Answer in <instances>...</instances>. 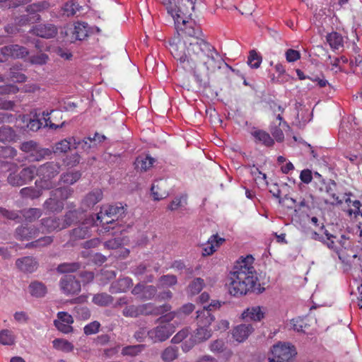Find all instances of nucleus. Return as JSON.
I'll list each match as a JSON object with an SVG mask.
<instances>
[{
	"mask_svg": "<svg viewBox=\"0 0 362 362\" xmlns=\"http://www.w3.org/2000/svg\"><path fill=\"white\" fill-rule=\"evenodd\" d=\"M190 329L185 327L179 331L172 339L171 341L174 344L182 343L187 340L190 336Z\"/></svg>",
	"mask_w": 362,
	"mask_h": 362,
	"instance_id": "49",
	"label": "nucleus"
},
{
	"mask_svg": "<svg viewBox=\"0 0 362 362\" xmlns=\"http://www.w3.org/2000/svg\"><path fill=\"white\" fill-rule=\"evenodd\" d=\"M168 185L167 180L160 179L156 180L151 186V193L155 200L159 201L166 198L168 193Z\"/></svg>",
	"mask_w": 362,
	"mask_h": 362,
	"instance_id": "16",
	"label": "nucleus"
},
{
	"mask_svg": "<svg viewBox=\"0 0 362 362\" xmlns=\"http://www.w3.org/2000/svg\"><path fill=\"white\" fill-rule=\"evenodd\" d=\"M86 214L83 211L73 210L66 213L62 218L65 228L69 227L72 224L83 222Z\"/></svg>",
	"mask_w": 362,
	"mask_h": 362,
	"instance_id": "20",
	"label": "nucleus"
},
{
	"mask_svg": "<svg viewBox=\"0 0 362 362\" xmlns=\"http://www.w3.org/2000/svg\"><path fill=\"white\" fill-rule=\"evenodd\" d=\"M175 317H178V313L175 311L168 312L166 314H163L160 317H158L156 320V322L158 324H170V322Z\"/></svg>",
	"mask_w": 362,
	"mask_h": 362,
	"instance_id": "56",
	"label": "nucleus"
},
{
	"mask_svg": "<svg viewBox=\"0 0 362 362\" xmlns=\"http://www.w3.org/2000/svg\"><path fill=\"white\" fill-rule=\"evenodd\" d=\"M76 144V139L73 136L62 139L55 144L52 152L55 153H66L68 151L71 150V148H74Z\"/></svg>",
	"mask_w": 362,
	"mask_h": 362,
	"instance_id": "27",
	"label": "nucleus"
},
{
	"mask_svg": "<svg viewBox=\"0 0 362 362\" xmlns=\"http://www.w3.org/2000/svg\"><path fill=\"white\" fill-rule=\"evenodd\" d=\"M264 309L259 306H252L247 308L243 313L242 317L243 319L251 320L253 321H260L264 317L265 312L263 310Z\"/></svg>",
	"mask_w": 362,
	"mask_h": 362,
	"instance_id": "26",
	"label": "nucleus"
},
{
	"mask_svg": "<svg viewBox=\"0 0 362 362\" xmlns=\"http://www.w3.org/2000/svg\"><path fill=\"white\" fill-rule=\"evenodd\" d=\"M49 4L47 1H44L28 6L26 10L27 11L30 13H36L40 12L45 8H47Z\"/></svg>",
	"mask_w": 362,
	"mask_h": 362,
	"instance_id": "64",
	"label": "nucleus"
},
{
	"mask_svg": "<svg viewBox=\"0 0 362 362\" xmlns=\"http://www.w3.org/2000/svg\"><path fill=\"white\" fill-rule=\"evenodd\" d=\"M52 153V151L47 148H42L37 145V148L30 155L32 161H40L46 158L49 157Z\"/></svg>",
	"mask_w": 362,
	"mask_h": 362,
	"instance_id": "30",
	"label": "nucleus"
},
{
	"mask_svg": "<svg viewBox=\"0 0 362 362\" xmlns=\"http://www.w3.org/2000/svg\"><path fill=\"white\" fill-rule=\"evenodd\" d=\"M29 291L33 296L36 298L43 297L47 293V287L39 281H33L29 285Z\"/></svg>",
	"mask_w": 362,
	"mask_h": 362,
	"instance_id": "35",
	"label": "nucleus"
},
{
	"mask_svg": "<svg viewBox=\"0 0 362 362\" xmlns=\"http://www.w3.org/2000/svg\"><path fill=\"white\" fill-rule=\"evenodd\" d=\"M144 348L145 345L144 344L127 346L122 349V354L123 356H136L140 354Z\"/></svg>",
	"mask_w": 362,
	"mask_h": 362,
	"instance_id": "44",
	"label": "nucleus"
},
{
	"mask_svg": "<svg viewBox=\"0 0 362 362\" xmlns=\"http://www.w3.org/2000/svg\"><path fill=\"white\" fill-rule=\"evenodd\" d=\"M225 241V238L219 237L218 234L212 235L208 239L207 243L203 245L202 255L209 256L213 255Z\"/></svg>",
	"mask_w": 362,
	"mask_h": 362,
	"instance_id": "15",
	"label": "nucleus"
},
{
	"mask_svg": "<svg viewBox=\"0 0 362 362\" xmlns=\"http://www.w3.org/2000/svg\"><path fill=\"white\" fill-rule=\"evenodd\" d=\"M42 233H52L65 228L62 218L58 217H47L41 219Z\"/></svg>",
	"mask_w": 362,
	"mask_h": 362,
	"instance_id": "14",
	"label": "nucleus"
},
{
	"mask_svg": "<svg viewBox=\"0 0 362 362\" xmlns=\"http://www.w3.org/2000/svg\"><path fill=\"white\" fill-rule=\"evenodd\" d=\"M321 233L315 230L308 231V235L310 238L314 240H317L325 244L328 248L333 250L337 254L339 259H341V252L343 250H346L349 247V240L341 235L339 238L328 232L324 224L320 228Z\"/></svg>",
	"mask_w": 362,
	"mask_h": 362,
	"instance_id": "3",
	"label": "nucleus"
},
{
	"mask_svg": "<svg viewBox=\"0 0 362 362\" xmlns=\"http://www.w3.org/2000/svg\"><path fill=\"white\" fill-rule=\"evenodd\" d=\"M81 6L79 4L71 0L66 2L62 7V15L66 17H72L80 11Z\"/></svg>",
	"mask_w": 362,
	"mask_h": 362,
	"instance_id": "33",
	"label": "nucleus"
},
{
	"mask_svg": "<svg viewBox=\"0 0 362 362\" xmlns=\"http://www.w3.org/2000/svg\"><path fill=\"white\" fill-rule=\"evenodd\" d=\"M126 211L124 206L122 203L103 206L97 214V219L103 225L112 223L119 218L122 217Z\"/></svg>",
	"mask_w": 362,
	"mask_h": 362,
	"instance_id": "7",
	"label": "nucleus"
},
{
	"mask_svg": "<svg viewBox=\"0 0 362 362\" xmlns=\"http://www.w3.org/2000/svg\"><path fill=\"white\" fill-rule=\"evenodd\" d=\"M81 267V264L78 262L63 263L58 266L57 271L60 273L75 272Z\"/></svg>",
	"mask_w": 362,
	"mask_h": 362,
	"instance_id": "47",
	"label": "nucleus"
},
{
	"mask_svg": "<svg viewBox=\"0 0 362 362\" xmlns=\"http://www.w3.org/2000/svg\"><path fill=\"white\" fill-rule=\"evenodd\" d=\"M205 286L204 280L200 277L194 279L187 286L186 291L189 296H193L199 293Z\"/></svg>",
	"mask_w": 362,
	"mask_h": 362,
	"instance_id": "28",
	"label": "nucleus"
},
{
	"mask_svg": "<svg viewBox=\"0 0 362 362\" xmlns=\"http://www.w3.org/2000/svg\"><path fill=\"white\" fill-rule=\"evenodd\" d=\"M172 307L170 304L165 303L162 305L156 306L152 303L151 315L158 316L162 315L171 310Z\"/></svg>",
	"mask_w": 362,
	"mask_h": 362,
	"instance_id": "53",
	"label": "nucleus"
},
{
	"mask_svg": "<svg viewBox=\"0 0 362 362\" xmlns=\"http://www.w3.org/2000/svg\"><path fill=\"white\" fill-rule=\"evenodd\" d=\"M132 284V280L129 277L119 279L111 284L109 291L112 293H125Z\"/></svg>",
	"mask_w": 362,
	"mask_h": 362,
	"instance_id": "24",
	"label": "nucleus"
},
{
	"mask_svg": "<svg viewBox=\"0 0 362 362\" xmlns=\"http://www.w3.org/2000/svg\"><path fill=\"white\" fill-rule=\"evenodd\" d=\"M43 123L39 118V115L37 114H35L33 118L30 119L27 127L33 132H37L39 130L42 126Z\"/></svg>",
	"mask_w": 362,
	"mask_h": 362,
	"instance_id": "57",
	"label": "nucleus"
},
{
	"mask_svg": "<svg viewBox=\"0 0 362 362\" xmlns=\"http://www.w3.org/2000/svg\"><path fill=\"white\" fill-rule=\"evenodd\" d=\"M250 173L252 174L253 179L257 185L267 184V176L266 174L262 173L259 168L253 165L250 169Z\"/></svg>",
	"mask_w": 362,
	"mask_h": 362,
	"instance_id": "50",
	"label": "nucleus"
},
{
	"mask_svg": "<svg viewBox=\"0 0 362 362\" xmlns=\"http://www.w3.org/2000/svg\"><path fill=\"white\" fill-rule=\"evenodd\" d=\"M39 187H28L22 188L20 190V194L23 198L35 199L39 198L42 194V190Z\"/></svg>",
	"mask_w": 362,
	"mask_h": 362,
	"instance_id": "32",
	"label": "nucleus"
},
{
	"mask_svg": "<svg viewBox=\"0 0 362 362\" xmlns=\"http://www.w3.org/2000/svg\"><path fill=\"white\" fill-rule=\"evenodd\" d=\"M197 0H162L168 13L173 17L177 30L185 40L170 42V51L177 66L192 74L199 88L205 87L209 76L221 68L223 60L216 49L202 37V31L194 21L188 19L194 10Z\"/></svg>",
	"mask_w": 362,
	"mask_h": 362,
	"instance_id": "1",
	"label": "nucleus"
},
{
	"mask_svg": "<svg viewBox=\"0 0 362 362\" xmlns=\"http://www.w3.org/2000/svg\"><path fill=\"white\" fill-rule=\"evenodd\" d=\"M100 327V322L98 321H93L86 325L83 328V331L86 335L94 334L98 332Z\"/></svg>",
	"mask_w": 362,
	"mask_h": 362,
	"instance_id": "63",
	"label": "nucleus"
},
{
	"mask_svg": "<svg viewBox=\"0 0 362 362\" xmlns=\"http://www.w3.org/2000/svg\"><path fill=\"white\" fill-rule=\"evenodd\" d=\"M94 146V140L90 137H88L85 138L82 141L76 139V144L74 146V148H81L84 151H88Z\"/></svg>",
	"mask_w": 362,
	"mask_h": 362,
	"instance_id": "52",
	"label": "nucleus"
},
{
	"mask_svg": "<svg viewBox=\"0 0 362 362\" xmlns=\"http://www.w3.org/2000/svg\"><path fill=\"white\" fill-rule=\"evenodd\" d=\"M53 242V238L51 236H44L35 241L26 244V248L31 247H41L49 245Z\"/></svg>",
	"mask_w": 362,
	"mask_h": 362,
	"instance_id": "45",
	"label": "nucleus"
},
{
	"mask_svg": "<svg viewBox=\"0 0 362 362\" xmlns=\"http://www.w3.org/2000/svg\"><path fill=\"white\" fill-rule=\"evenodd\" d=\"M90 228L83 222L81 226L71 230V237L74 240L84 239L90 235Z\"/></svg>",
	"mask_w": 362,
	"mask_h": 362,
	"instance_id": "36",
	"label": "nucleus"
},
{
	"mask_svg": "<svg viewBox=\"0 0 362 362\" xmlns=\"http://www.w3.org/2000/svg\"><path fill=\"white\" fill-rule=\"evenodd\" d=\"M39 234V229L36 227H27L21 226L16 230L15 236L19 240H28L35 238Z\"/></svg>",
	"mask_w": 362,
	"mask_h": 362,
	"instance_id": "21",
	"label": "nucleus"
},
{
	"mask_svg": "<svg viewBox=\"0 0 362 362\" xmlns=\"http://www.w3.org/2000/svg\"><path fill=\"white\" fill-rule=\"evenodd\" d=\"M158 281L162 286H173L177 284V279L174 274H167L161 276Z\"/></svg>",
	"mask_w": 362,
	"mask_h": 362,
	"instance_id": "51",
	"label": "nucleus"
},
{
	"mask_svg": "<svg viewBox=\"0 0 362 362\" xmlns=\"http://www.w3.org/2000/svg\"><path fill=\"white\" fill-rule=\"evenodd\" d=\"M74 312L76 313V317L80 320H88L90 317V312L89 309L86 307H75Z\"/></svg>",
	"mask_w": 362,
	"mask_h": 362,
	"instance_id": "59",
	"label": "nucleus"
},
{
	"mask_svg": "<svg viewBox=\"0 0 362 362\" xmlns=\"http://www.w3.org/2000/svg\"><path fill=\"white\" fill-rule=\"evenodd\" d=\"M21 214L26 221L33 222L42 216V212L40 209L30 208L22 211Z\"/></svg>",
	"mask_w": 362,
	"mask_h": 362,
	"instance_id": "40",
	"label": "nucleus"
},
{
	"mask_svg": "<svg viewBox=\"0 0 362 362\" xmlns=\"http://www.w3.org/2000/svg\"><path fill=\"white\" fill-rule=\"evenodd\" d=\"M103 193L101 189L96 188L88 192L82 201V205L86 208H92L103 199Z\"/></svg>",
	"mask_w": 362,
	"mask_h": 362,
	"instance_id": "23",
	"label": "nucleus"
},
{
	"mask_svg": "<svg viewBox=\"0 0 362 362\" xmlns=\"http://www.w3.org/2000/svg\"><path fill=\"white\" fill-rule=\"evenodd\" d=\"M21 178L25 184L31 182L35 176H37V169L35 165H30L23 168L20 171Z\"/></svg>",
	"mask_w": 362,
	"mask_h": 362,
	"instance_id": "38",
	"label": "nucleus"
},
{
	"mask_svg": "<svg viewBox=\"0 0 362 362\" xmlns=\"http://www.w3.org/2000/svg\"><path fill=\"white\" fill-rule=\"evenodd\" d=\"M53 347L64 352H71L74 350V345L67 340L55 339L53 341Z\"/></svg>",
	"mask_w": 362,
	"mask_h": 362,
	"instance_id": "42",
	"label": "nucleus"
},
{
	"mask_svg": "<svg viewBox=\"0 0 362 362\" xmlns=\"http://www.w3.org/2000/svg\"><path fill=\"white\" fill-rule=\"evenodd\" d=\"M16 137V132L11 127L3 126L0 127V141L7 143L15 141Z\"/></svg>",
	"mask_w": 362,
	"mask_h": 362,
	"instance_id": "37",
	"label": "nucleus"
},
{
	"mask_svg": "<svg viewBox=\"0 0 362 362\" xmlns=\"http://www.w3.org/2000/svg\"><path fill=\"white\" fill-rule=\"evenodd\" d=\"M178 356V349L170 346L165 348L161 353V358L164 362H172Z\"/></svg>",
	"mask_w": 362,
	"mask_h": 362,
	"instance_id": "41",
	"label": "nucleus"
},
{
	"mask_svg": "<svg viewBox=\"0 0 362 362\" xmlns=\"http://www.w3.org/2000/svg\"><path fill=\"white\" fill-rule=\"evenodd\" d=\"M64 164L68 168L76 166L80 162V156L78 153H74L66 156L64 160Z\"/></svg>",
	"mask_w": 362,
	"mask_h": 362,
	"instance_id": "61",
	"label": "nucleus"
},
{
	"mask_svg": "<svg viewBox=\"0 0 362 362\" xmlns=\"http://www.w3.org/2000/svg\"><path fill=\"white\" fill-rule=\"evenodd\" d=\"M326 40L332 49H339L344 46L343 37L337 32H332L327 34Z\"/></svg>",
	"mask_w": 362,
	"mask_h": 362,
	"instance_id": "29",
	"label": "nucleus"
},
{
	"mask_svg": "<svg viewBox=\"0 0 362 362\" xmlns=\"http://www.w3.org/2000/svg\"><path fill=\"white\" fill-rule=\"evenodd\" d=\"M215 317L211 313V309L204 307L202 310L197 311V326L210 327Z\"/></svg>",
	"mask_w": 362,
	"mask_h": 362,
	"instance_id": "22",
	"label": "nucleus"
},
{
	"mask_svg": "<svg viewBox=\"0 0 362 362\" xmlns=\"http://www.w3.org/2000/svg\"><path fill=\"white\" fill-rule=\"evenodd\" d=\"M33 34L43 37L52 38L54 37L57 33V29L55 25L52 24L48 25H37L32 29Z\"/></svg>",
	"mask_w": 362,
	"mask_h": 362,
	"instance_id": "19",
	"label": "nucleus"
},
{
	"mask_svg": "<svg viewBox=\"0 0 362 362\" xmlns=\"http://www.w3.org/2000/svg\"><path fill=\"white\" fill-rule=\"evenodd\" d=\"M211 337V329L206 327L198 326L193 334H191L189 339L182 344V349L187 352L197 344L206 341Z\"/></svg>",
	"mask_w": 362,
	"mask_h": 362,
	"instance_id": "8",
	"label": "nucleus"
},
{
	"mask_svg": "<svg viewBox=\"0 0 362 362\" xmlns=\"http://www.w3.org/2000/svg\"><path fill=\"white\" fill-rule=\"evenodd\" d=\"M92 33L88 24L83 21H76L66 30V35L70 37L71 42L83 40Z\"/></svg>",
	"mask_w": 362,
	"mask_h": 362,
	"instance_id": "9",
	"label": "nucleus"
},
{
	"mask_svg": "<svg viewBox=\"0 0 362 362\" xmlns=\"http://www.w3.org/2000/svg\"><path fill=\"white\" fill-rule=\"evenodd\" d=\"M81 177L79 170H73L64 173L60 176V182L66 185H74Z\"/></svg>",
	"mask_w": 362,
	"mask_h": 362,
	"instance_id": "31",
	"label": "nucleus"
},
{
	"mask_svg": "<svg viewBox=\"0 0 362 362\" xmlns=\"http://www.w3.org/2000/svg\"><path fill=\"white\" fill-rule=\"evenodd\" d=\"M157 293V288L156 286L152 285H145L143 295L141 296V300H151L152 299Z\"/></svg>",
	"mask_w": 362,
	"mask_h": 362,
	"instance_id": "60",
	"label": "nucleus"
},
{
	"mask_svg": "<svg viewBox=\"0 0 362 362\" xmlns=\"http://www.w3.org/2000/svg\"><path fill=\"white\" fill-rule=\"evenodd\" d=\"M175 327L173 324H159L148 332V335L154 341H164L174 332Z\"/></svg>",
	"mask_w": 362,
	"mask_h": 362,
	"instance_id": "10",
	"label": "nucleus"
},
{
	"mask_svg": "<svg viewBox=\"0 0 362 362\" xmlns=\"http://www.w3.org/2000/svg\"><path fill=\"white\" fill-rule=\"evenodd\" d=\"M15 343V337L12 331L3 329L0 332V344L11 346Z\"/></svg>",
	"mask_w": 362,
	"mask_h": 362,
	"instance_id": "46",
	"label": "nucleus"
},
{
	"mask_svg": "<svg viewBox=\"0 0 362 362\" xmlns=\"http://www.w3.org/2000/svg\"><path fill=\"white\" fill-rule=\"evenodd\" d=\"M92 300L97 305L107 306L113 302V297L106 293H100L94 295Z\"/></svg>",
	"mask_w": 362,
	"mask_h": 362,
	"instance_id": "39",
	"label": "nucleus"
},
{
	"mask_svg": "<svg viewBox=\"0 0 362 362\" xmlns=\"http://www.w3.org/2000/svg\"><path fill=\"white\" fill-rule=\"evenodd\" d=\"M48 55L45 53H40L36 55L31 56L30 62L33 64L43 65L45 64L48 60Z\"/></svg>",
	"mask_w": 362,
	"mask_h": 362,
	"instance_id": "62",
	"label": "nucleus"
},
{
	"mask_svg": "<svg viewBox=\"0 0 362 362\" xmlns=\"http://www.w3.org/2000/svg\"><path fill=\"white\" fill-rule=\"evenodd\" d=\"M37 169V177L39 180L35 181V185L44 189H49L54 187L52 181L60 171V165L55 162H47L40 165Z\"/></svg>",
	"mask_w": 362,
	"mask_h": 362,
	"instance_id": "5",
	"label": "nucleus"
},
{
	"mask_svg": "<svg viewBox=\"0 0 362 362\" xmlns=\"http://www.w3.org/2000/svg\"><path fill=\"white\" fill-rule=\"evenodd\" d=\"M122 315L126 317L135 318L139 317V305H127L122 310Z\"/></svg>",
	"mask_w": 362,
	"mask_h": 362,
	"instance_id": "55",
	"label": "nucleus"
},
{
	"mask_svg": "<svg viewBox=\"0 0 362 362\" xmlns=\"http://www.w3.org/2000/svg\"><path fill=\"white\" fill-rule=\"evenodd\" d=\"M253 331L254 328L252 325L240 324L233 328V338L238 342H243Z\"/></svg>",
	"mask_w": 362,
	"mask_h": 362,
	"instance_id": "17",
	"label": "nucleus"
},
{
	"mask_svg": "<svg viewBox=\"0 0 362 362\" xmlns=\"http://www.w3.org/2000/svg\"><path fill=\"white\" fill-rule=\"evenodd\" d=\"M251 134L256 143L262 144L268 147L272 146L274 144V139L264 130L255 129L251 132Z\"/></svg>",
	"mask_w": 362,
	"mask_h": 362,
	"instance_id": "25",
	"label": "nucleus"
},
{
	"mask_svg": "<svg viewBox=\"0 0 362 362\" xmlns=\"http://www.w3.org/2000/svg\"><path fill=\"white\" fill-rule=\"evenodd\" d=\"M17 155V151L11 146H5L0 148V159L13 158Z\"/></svg>",
	"mask_w": 362,
	"mask_h": 362,
	"instance_id": "58",
	"label": "nucleus"
},
{
	"mask_svg": "<svg viewBox=\"0 0 362 362\" xmlns=\"http://www.w3.org/2000/svg\"><path fill=\"white\" fill-rule=\"evenodd\" d=\"M62 291L66 296L76 294L81 291V283L74 276L65 275L59 281Z\"/></svg>",
	"mask_w": 362,
	"mask_h": 362,
	"instance_id": "12",
	"label": "nucleus"
},
{
	"mask_svg": "<svg viewBox=\"0 0 362 362\" xmlns=\"http://www.w3.org/2000/svg\"><path fill=\"white\" fill-rule=\"evenodd\" d=\"M269 362H293L297 354L294 346L279 342L272 346Z\"/></svg>",
	"mask_w": 362,
	"mask_h": 362,
	"instance_id": "6",
	"label": "nucleus"
},
{
	"mask_svg": "<svg viewBox=\"0 0 362 362\" xmlns=\"http://www.w3.org/2000/svg\"><path fill=\"white\" fill-rule=\"evenodd\" d=\"M313 197L311 194H309L303 198H300L299 201L293 198L286 196L283 199L279 200V203H284V201H287V206L291 209H294L295 211H309L313 206Z\"/></svg>",
	"mask_w": 362,
	"mask_h": 362,
	"instance_id": "11",
	"label": "nucleus"
},
{
	"mask_svg": "<svg viewBox=\"0 0 362 362\" xmlns=\"http://www.w3.org/2000/svg\"><path fill=\"white\" fill-rule=\"evenodd\" d=\"M187 204V197L180 196L175 197L168 205V209L170 211H175L184 204Z\"/></svg>",
	"mask_w": 362,
	"mask_h": 362,
	"instance_id": "54",
	"label": "nucleus"
},
{
	"mask_svg": "<svg viewBox=\"0 0 362 362\" xmlns=\"http://www.w3.org/2000/svg\"><path fill=\"white\" fill-rule=\"evenodd\" d=\"M284 130L282 126H280L279 124H276L275 122L270 124L269 131L277 142H282L284 140Z\"/></svg>",
	"mask_w": 362,
	"mask_h": 362,
	"instance_id": "43",
	"label": "nucleus"
},
{
	"mask_svg": "<svg viewBox=\"0 0 362 362\" xmlns=\"http://www.w3.org/2000/svg\"><path fill=\"white\" fill-rule=\"evenodd\" d=\"M254 258L247 255L237 261L233 271L230 272L228 291L233 296H241L250 292L261 293L264 288H260L257 272L252 266Z\"/></svg>",
	"mask_w": 362,
	"mask_h": 362,
	"instance_id": "2",
	"label": "nucleus"
},
{
	"mask_svg": "<svg viewBox=\"0 0 362 362\" xmlns=\"http://www.w3.org/2000/svg\"><path fill=\"white\" fill-rule=\"evenodd\" d=\"M74 193V189L69 187H61L50 192L49 198L45 200L43 208L50 212L59 213L64 206V202Z\"/></svg>",
	"mask_w": 362,
	"mask_h": 362,
	"instance_id": "4",
	"label": "nucleus"
},
{
	"mask_svg": "<svg viewBox=\"0 0 362 362\" xmlns=\"http://www.w3.org/2000/svg\"><path fill=\"white\" fill-rule=\"evenodd\" d=\"M16 267L24 273H33L38 267V263L33 257L27 256L16 261Z\"/></svg>",
	"mask_w": 362,
	"mask_h": 362,
	"instance_id": "18",
	"label": "nucleus"
},
{
	"mask_svg": "<svg viewBox=\"0 0 362 362\" xmlns=\"http://www.w3.org/2000/svg\"><path fill=\"white\" fill-rule=\"evenodd\" d=\"M262 61V57L255 50H251L247 57L248 65L253 69L259 67Z\"/></svg>",
	"mask_w": 362,
	"mask_h": 362,
	"instance_id": "48",
	"label": "nucleus"
},
{
	"mask_svg": "<svg viewBox=\"0 0 362 362\" xmlns=\"http://www.w3.org/2000/svg\"><path fill=\"white\" fill-rule=\"evenodd\" d=\"M2 52L6 61L9 58L13 59H24L29 54V51L26 47L17 44L2 47Z\"/></svg>",
	"mask_w": 362,
	"mask_h": 362,
	"instance_id": "13",
	"label": "nucleus"
},
{
	"mask_svg": "<svg viewBox=\"0 0 362 362\" xmlns=\"http://www.w3.org/2000/svg\"><path fill=\"white\" fill-rule=\"evenodd\" d=\"M155 159L148 155L139 156L135 161L136 168L141 170L146 171L151 168Z\"/></svg>",
	"mask_w": 362,
	"mask_h": 362,
	"instance_id": "34",
	"label": "nucleus"
}]
</instances>
